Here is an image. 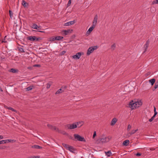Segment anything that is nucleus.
Listing matches in <instances>:
<instances>
[{"instance_id": "obj_10", "label": "nucleus", "mask_w": 158, "mask_h": 158, "mask_svg": "<svg viewBox=\"0 0 158 158\" xmlns=\"http://www.w3.org/2000/svg\"><path fill=\"white\" fill-rule=\"evenodd\" d=\"M117 120H118L116 118H113L111 122L110 125L112 126L114 125L117 121Z\"/></svg>"}, {"instance_id": "obj_3", "label": "nucleus", "mask_w": 158, "mask_h": 158, "mask_svg": "<svg viewBox=\"0 0 158 158\" xmlns=\"http://www.w3.org/2000/svg\"><path fill=\"white\" fill-rule=\"evenodd\" d=\"M79 123H81V124L78 127H80L83 124V122H77V123L75 124L73 123L71 124H67L65 126V127L69 129H73L77 127L78 125V124Z\"/></svg>"}, {"instance_id": "obj_19", "label": "nucleus", "mask_w": 158, "mask_h": 158, "mask_svg": "<svg viewBox=\"0 0 158 158\" xmlns=\"http://www.w3.org/2000/svg\"><path fill=\"white\" fill-rule=\"evenodd\" d=\"M62 146L64 148H65L67 149L68 150L69 148V146L68 144L64 143H63L62 144Z\"/></svg>"}, {"instance_id": "obj_9", "label": "nucleus", "mask_w": 158, "mask_h": 158, "mask_svg": "<svg viewBox=\"0 0 158 158\" xmlns=\"http://www.w3.org/2000/svg\"><path fill=\"white\" fill-rule=\"evenodd\" d=\"M75 23V20L71 21L65 23L64 24V26H69Z\"/></svg>"}, {"instance_id": "obj_51", "label": "nucleus", "mask_w": 158, "mask_h": 158, "mask_svg": "<svg viewBox=\"0 0 158 158\" xmlns=\"http://www.w3.org/2000/svg\"><path fill=\"white\" fill-rule=\"evenodd\" d=\"M154 112H156V107H155V106H154Z\"/></svg>"}, {"instance_id": "obj_31", "label": "nucleus", "mask_w": 158, "mask_h": 158, "mask_svg": "<svg viewBox=\"0 0 158 158\" xmlns=\"http://www.w3.org/2000/svg\"><path fill=\"white\" fill-rule=\"evenodd\" d=\"M158 87V81L155 83V85L154 86V89H153V90H154L156 89Z\"/></svg>"}, {"instance_id": "obj_39", "label": "nucleus", "mask_w": 158, "mask_h": 158, "mask_svg": "<svg viewBox=\"0 0 158 158\" xmlns=\"http://www.w3.org/2000/svg\"><path fill=\"white\" fill-rule=\"evenodd\" d=\"M66 53V51H62L60 53V55L61 56H62L64 55Z\"/></svg>"}, {"instance_id": "obj_20", "label": "nucleus", "mask_w": 158, "mask_h": 158, "mask_svg": "<svg viewBox=\"0 0 158 158\" xmlns=\"http://www.w3.org/2000/svg\"><path fill=\"white\" fill-rule=\"evenodd\" d=\"M68 150H69L72 153H74L73 151L74 150V149L73 147L70 146Z\"/></svg>"}, {"instance_id": "obj_35", "label": "nucleus", "mask_w": 158, "mask_h": 158, "mask_svg": "<svg viewBox=\"0 0 158 158\" xmlns=\"http://www.w3.org/2000/svg\"><path fill=\"white\" fill-rule=\"evenodd\" d=\"M138 129L135 130H133L131 132H130L131 133V134L132 135L135 134L138 131Z\"/></svg>"}, {"instance_id": "obj_26", "label": "nucleus", "mask_w": 158, "mask_h": 158, "mask_svg": "<svg viewBox=\"0 0 158 158\" xmlns=\"http://www.w3.org/2000/svg\"><path fill=\"white\" fill-rule=\"evenodd\" d=\"M41 27L40 26L38 27V28H37V29H36V30H37V31H38L44 33L45 32L44 31H40V30H41Z\"/></svg>"}, {"instance_id": "obj_23", "label": "nucleus", "mask_w": 158, "mask_h": 158, "mask_svg": "<svg viewBox=\"0 0 158 158\" xmlns=\"http://www.w3.org/2000/svg\"><path fill=\"white\" fill-rule=\"evenodd\" d=\"M105 154L106 155L108 156H110L112 154V153L111 151H108L107 152H105Z\"/></svg>"}, {"instance_id": "obj_25", "label": "nucleus", "mask_w": 158, "mask_h": 158, "mask_svg": "<svg viewBox=\"0 0 158 158\" xmlns=\"http://www.w3.org/2000/svg\"><path fill=\"white\" fill-rule=\"evenodd\" d=\"M18 48L19 49V51H20L21 52H25L24 51V50L23 48L20 47H18Z\"/></svg>"}, {"instance_id": "obj_30", "label": "nucleus", "mask_w": 158, "mask_h": 158, "mask_svg": "<svg viewBox=\"0 0 158 158\" xmlns=\"http://www.w3.org/2000/svg\"><path fill=\"white\" fill-rule=\"evenodd\" d=\"M22 4L24 7H25L26 6V4H27V3L23 0L22 1Z\"/></svg>"}, {"instance_id": "obj_32", "label": "nucleus", "mask_w": 158, "mask_h": 158, "mask_svg": "<svg viewBox=\"0 0 158 158\" xmlns=\"http://www.w3.org/2000/svg\"><path fill=\"white\" fill-rule=\"evenodd\" d=\"M17 70L14 69H10V71L13 73H15L16 72H17Z\"/></svg>"}, {"instance_id": "obj_7", "label": "nucleus", "mask_w": 158, "mask_h": 158, "mask_svg": "<svg viewBox=\"0 0 158 158\" xmlns=\"http://www.w3.org/2000/svg\"><path fill=\"white\" fill-rule=\"evenodd\" d=\"M16 142L15 140H12L10 139L2 140L0 141V144L5 143H7Z\"/></svg>"}, {"instance_id": "obj_2", "label": "nucleus", "mask_w": 158, "mask_h": 158, "mask_svg": "<svg viewBox=\"0 0 158 158\" xmlns=\"http://www.w3.org/2000/svg\"><path fill=\"white\" fill-rule=\"evenodd\" d=\"M111 139V137L110 136L106 137L104 135H102L99 138V143H106L108 142Z\"/></svg>"}, {"instance_id": "obj_41", "label": "nucleus", "mask_w": 158, "mask_h": 158, "mask_svg": "<svg viewBox=\"0 0 158 158\" xmlns=\"http://www.w3.org/2000/svg\"><path fill=\"white\" fill-rule=\"evenodd\" d=\"M131 133L130 132H129L128 133L127 135V136L129 137H130L131 135Z\"/></svg>"}, {"instance_id": "obj_52", "label": "nucleus", "mask_w": 158, "mask_h": 158, "mask_svg": "<svg viewBox=\"0 0 158 158\" xmlns=\"http://www.w3.org/2000/svg\"><path fill=\"white\" fill-rule=\"evenodd\" d=\"M155 116H156V115H154L152 116V118H153V119H154V118H155Z\"/></svg>"}, {"instance_id": "obj_45", "label": "nucleus", "mask_w": 158, "mask_h": 158, "mask_svg": "<svg viewBox=\"0 0 158 158\" xmlns=\"http://www.w3.org/2000/svg\"><path fill=\"white\" fill-rule=\"evenodd\" d=\"M154 119L152 117L150 119H149V121L150 122H152Z\"/></svg>"}, {"instance_id": "obj_27", "label": "nucleus", "mask_w": 158, "mask_h": 158, "mask_svg": "<svg viewBox=\"0 0 158 158\" xmlns=\"http://www.w3.org/2000/svg\"><path fill=\"white\" fill-rule=\"evenodd\" d=\"M38 26L35 24H33L32 26V27L34 29H36L38 28Z\"/></svg>"}, {"instance_id": "obj_54", "label": "nucleus", "mask_w": 158, "mask_h": 158, "mask_svg": "<svg viewBox=\"0 0 158 158\" xmlns=\"http://www.w3.org/2000/svg\"><path fill=\"white\" fill-rule=\"evenodd\" d=\"M81 124V123H79L78 124V127Z\"/></svg>"}, {"instance_id": "obj_8", "label": "nucleus", "mask_w": 158, "mask_h": 158, "mask_svg": "<svg viewBox=\"0 0 158 158\" xmlns=\"http://www.w3.org/2000/svg\"><path fill=\"white\" fill-rule=\"evenodd\" d=\"M81 55V53L80 52H78L77 53L76 55L72 56V57L74 59L77 60L79 59L80 58Z\"/></svg>"}, {"instance_id": "obj_34", "label": "nucleus", "mask_w": 158, "mask_h": 158, "mask_svg": "<svg viewBox=\"0 0 158 158\" xmlns=\"http://www.w3.org/2000/svg\"><path fill=\"white\" fill-rule=\"evenodd\" d=\"M9 14L10 17L11 18L13 16V13L11 10H9Z\"/></svg>"}, {"instance_id": "obj_38", "label": "nucleus", "mask_w": 158, "mask_h": 158, "mask_svg": "<svg viewBox=\"0 0 158 158\" xmlns=\"http://www.w3.org/2000/svg\"><path fill=\"white\" fill-rule=\"evenodd\" d=\"M131 126L130 124H129L128 125L127 128V130L128 131H129L130 129H131Z\"/></svg>"}, {"instance_id": "obj_53", "label": "nucleus", "mask_w": 158, "mask_h": 158, "mask_svg": "<svg viewBox=\"0 0 158 158\" xmlns=\"http://www.w3.org/2000/svg\"><path fill=\"white\" fill-rule=\"evenodd\" d=\"M4 107H5V108H7H7H9L7 106H5Z\"/></svg>"}, {"instance_id": "obj_18", "label": "nucleus", "mask_w": 158, "mask_h": 158, "mask_svg": "<svg viewBox=\"0 0 158 158\" xmlns=\"http://www.w3.org/2000/svg\"><path fill=\"white\" fill-rule=\"evenodd\" d=\"M64 92V90H63L61 89H58L56 93V94H59L60 93H61Z\"/></svg>"}, {"instance_id": "obj_42", "label": "nucleus", "mask_w": 158, "mask_h": 158, "mask_svg": "<svg viewBox=\"0 0 158 158\" xmlns=\"http://www.w3.org/2000/svg\"><path fill=\"white\" fill-rule=\"evenodd\" d=\"M96 131H95L94 132V134H93V138H94L96 136Z\"/></svg>"}, {"instance_id": "obj_13", "label": "nucleus", "mask_w": 158, "mask_h": 158, "mask_svg": "<svg viewBox=\"0 0 158 158\" xmlns=\"http://www.w3.org/2000/svg\"><path fill=\"white\" fill-rule=\"evenodd\" d=\"M149 44V42L148 41H147L146 42L144 46V49H145L144 52H145L147 51V49L148 48Z\"/></svg>"}, {"instance_id": "obj_44", "label": "nucleus", "mask_w": 158, "mask_h": 158, "mask_svg": "<svg viewBox=\"0 0 158 158\" xmlns=\"http://www.w3.org/2000/svg\"><path fill=\"white\" fill-rule=\"evenodd\" d=\"M33 157V158H40V156H34Z\"/></svg>"}, {"instance_id": "obj_49", "label": "nucleus", "mask_w": 158, "mask_h": 158, "mask_svg": "<svg viewBox=\"0 0 158 158\" xmlns=\"http://www.w3.org/2000/svg\"><path fill=\"white\" fill-rule=\"evenodd\" d=\"M154 3L155 4H158V0H156V1Z\"/></svg>"}, {"instance_id": "obj_40", "label": "nucleus", "mask_w": 158, "mask_h": 158, "mask_svg": "<svg viewBox=\"0 0 158 158\" xmlns=\"http://www.w3.org/2000/svg\"><path fill=\"white\" fill-rule=\"evenodd\" d=\"M71 3V0H69L68 2V3L67 4V6H70V5Z\"/></svg>"}, {"instance_id": "obj_6", "label": "nucleus", "mask_w": 158, "mask_h": 158, "mask_svg": "<svg viewBox=\"0 0 158 158\" xmlns=\"http://www.w3.org/2000/svg\"><path fill=\"white\" fill-rule=\"evenodd\" d=\"M73 136L75 139H76L77 140L80 141H85V139H84V137L80 136L78 134H74Z\"/></svg>"}, {"instance_id": "obj_21", "label": "nucleus", "mask_w": 158, "mask_h": 158, "mask_svg": "<svg viewBox=\"0 0 158 158\" xmlns=\"http://www.w3.org/2000/svg\"><path fill=\"white\" fill-rule=\"evenodd\" d=\"M56 131L58 132L59 133H60L63 135H65L67 134V133L65 131H60L58 129H57Z\"/></svg>"}, {"instance_id": "obj_17", "label": "nucleus", "mask_w": 158, "mask_h": 158, "mask_svg": "<svg viewBox=\"0 0 158 158\" xmlns=\"http://www.w3.org/2000/svg\"><path fill=\"white\" fill-rule=\"evenodd\" d=\"M56 40H60L63 39V37L60 36H58L55 37Z\"/></svg>"}, {"instance_id": "obj_16", "label": "nucleus", "mask_w": 158, "mask_h": 158, "mask_svg": "<svg viewBox=\"0 0 158 158\" xmlns=\"http://www.w3.org/2000/svg\"><path fill=\"white\" fill-rule=\"evenodd\" d=\"M155 81L156 80L155 79H152L149 81V83L151 84L152 85H153L155 82Z\"/></svg>"}, {"instance_id": "obj_37", "label": "nucleus", "mask_w": 158, "mask_h": 158, "mask_svg": "<svg viewBox=\"0 0 158 158\" xmlns=\"http://www.w3.org/2000/svg\"><path fill=\"white\" fill-rule=\"evenodd\" d=\"M42 38L41 37H38V38H37L36 37V41H39V40H42Z\"/></svg>"}, {"instance_id": "obj_11", "label": "nucleus", "mask_w": 158, "mask_h": 158, "mask_svg": "<svg viewBox=\"0 0 158 158\" xmlns=\"http://www.w3.org/2000/svg\"><path fill=\"white\" fill-rule=\"evenodd\" d=\"M48 126L49 129L53 130H55L56 131L57 129H58L56 128L55 126H52L50 124H48Z\"/></svg>"}, {"instance_id": "obj_36", "label": "nucleus", "mask_w": 158, "mask_h": 158, "mask_svg": "<svg viewBox=\"0 0 158 158\" xmlns=\"http://www.w3.org/2000/svg\"><path fill=\"white\" fill-rule=\"evenodd\" d=\"M56 39L55 37H53L50 38V41H53L54 40H56V39Z\"/></svg>"}, {"instance_id": "obj_29", "label": "nucleus", "mask_w": 158, "mask_h": 158, "mask_svg": "<svg viewBox=\"0 0 158 158\" xmlns=\"http://www.w3.org/2000/svg\"><path fill=\"white\" fill-rule=\"evenodd\" d=\"M33 87V86H30L28 87H27L26 89L27 91H29L30 90H31L32 89Z\"/></svg>"}, {"instance_id": "obj_15", "label": "nucleus", "mask_w": 158, "mask_h": 158, "mask_svg": "<svg viewBox=\"0 0 158 158\" xmlns=\"http://www.w3.org/2000/svg\"><path fill=\"white\" fill-rule=\"evenodd\" d=\"M129 140H126L123 142V145L124 146H127L129 144Z\"/></svg>"}, {"instance_id": "obj_1", "label": "nucleus", "mask_w": 158, "mask_h": 158, "mask_svg": "<svg viewBox=\"0 0 158 158\" xmlns=\"http://www.w3.org/2000/svg\"><path fill=\"white\" fill-rule=\"evenodd\" d=\"M142 103L141 100L135 99L132 100L129 102V107L132 110L135 108L139 107L142 105Z\"/></svg>"}, {"instance_id": "obj_47", "label": "nucleus", "mask_w": 158, "mask_h": 158, "mask_svg": "<svg viewBox=\"0 0 158 158\" xmlns=\"http://www.w3.org/2000/svg\"><path fill=\"white\" fill-rule=\"evenodd\" d=\"M3 139V136L2 135H0V139Z\"/></svg>"}, {"instance_id": "obj_43", "label": "nucleus", "mask_w": 158, "mask_h": 158, "mask_svg": "<svg viewBox=\"0 0 158 158\" xmlns=\"http://www.w3.org/2000/svg\"><path fill=\"white\" fill-rule=\"evenodd\" d=\"M135 155L137 156H140L141 155V154L139 153H137Z\"/></svg>"}, {"instance_id": "obj_33", "label": "nucleus", "mask_w": 158, "mask_h": 158, "mask_svg": "<svg viewBox=\"0 0 158 158\" xmlns=\"http://www.w3.org/2000/svg\"><path fill=\"white\" fill-rule=\"evenodd\" d=\"M7 109H8L9 110H12V111H13L15 112L16 113L17 112V111L16 110L14 109L13 108H12L11 107H9V108H7Z\"/></svg>"}, {"instance_id": "obj_14", "label": "nucleus", "mask_w": 158, "mask_h": 158, "mask_svg": "<svg viewBox=\"0 0 158 158\" xmlns=\"http://www.w3.org/2000/svg\"><path fill=\"white\" fill-rule=\"evenodd\" d=\"M31 148H35L37 149H39L42 148V147L40 146H39L38 145H35L33 146H32Z\"/></svg>"}, {"instance_id": "obj_5", "label": "nucleus", "mask_w": 158, "mask_h": 158, "mask_svg": "<svg viewBox=\"0 0 158 158\" xmlns=\"http://www.w3.org/2000/svg\"><path fill=\"white\" fill-rule=\"evenodd\" d=\"M98 48V46H93L89 48L87 51V55H89L90 54L92 53L94 50L97 49Z\"/></svg>"}, {"instance_id": "obj_4", "label": "nucleus", "mask_w": 158, "mask_h": 158, "mask_svg": "<svg viewBox=\"0 0 158 158\" xmlns=\"http://www.w3.org/2000/svg\"><path fill=\"white\" fill-rule=\"evenodd\" d=\"M98 15H96L93 21V25L91 27H90L88 31L87 32V34H89L92 31L93 29L95 28L96 25V24L97 20H98Z\"/></svg>"}, {"instance_id": "obj_28", "label": "nucleus", "mask_w": 158, "mask_h": 158, "mask_svg": "<svg viewBox=\"0 0 158 158\" xmlns=\"http://www.w3.org/2000/svg\"><path fill=\"white\" fill-rule=\"evenodd\" d=\"M115 48H116V45L115 44H114L111 45L110 49H111V50H113L115 49Z\"/></svg>"}, {"instance_id": "obj_55", "label": "nucleus", "mask_w": 158, "mask_h": 158, "mask_svg": "<svg viewBox=\"0 0 158 158\" xmlns=\"http://www.w3.org/2000/svg\"><path fill=\"white\" fill-rule=\"evenodd\" d=\"M33 156H30V157H28V158H33Z\"/></svg>"}, {"instance_id": "obj_22", "label": "nucleus", "mask_w": 158, "mask_h": 158, "mask_svg": "<svg viewBox=\"0 0 158 158\" xmlns=\"http://www.w3.org/2000/svg\"><path fill=\"white\" fill-rule=\"evenodd\" d=\"M70 30H63V32L65 35H67L69 33Z\"/></svg>"}, {"instance_id": "obj_12", "label": "nucleus", "mask_w": 158, "mask_h": 158, "mask_svg": "<svg viewBox=\"0 0 158 158\" xmlns=\"http://www.w3.org/2000/svg\"><path fill=\"white\" fill-rule=\"evenodd\" d=\"M36 37L35 36H29L27 37V39L31 41H36Z\"/></svg>"}, {"instance_id": "obj_46", "label": "nucleus", "mask_w": 158, "mask_h": 158, "mask_svg": "<svg viewBox=\"0 0 158 158\" xmlns=\"http://www.w3.org/2000/svg\"><path fill=\"white\" fill-rule=\"evenodd\" d=\"M40 65L39 64H35L34 65V66H36L38 67H40Z\"/></svg>"}, {"instance_id": "obj_48", "label": "nucleus", "mask_w": 158, "mask_h": 158, "mask_svg": "<svg viewBox=\"0 0 158 158\" xmlns=\"http://www.w3.org/2000/svg\"><path fill=\"white\" fill-rule=\"evenodd\" d=\"M154 112V115H156L157 114V112L156 111V112Z\"/></svg>"}, {"instance_id": "obj_24", "label": "nucleus", "mask_w": 158, "mask_h": 158, "mask_svg": "<svg viewBox=\"0 0 158 158\" xmlns=\"http://www.w3.org/2000/svg\"><path fill=\"white\" fill-rule=\"evenodd\" d=\"M52 84V82L50 81L47 84V88L49 89Z\"/></svg>"}, {"instance_id": "obj_50", "label": "nucleus", "mask_w": 158, "mask_h": 158, "mask_svg": "<svg viewBox=\"0 0 158 158\" xmlns=\"http://www.w3.org/2000/svg\"><path fill=\"white\" fill-rule=\"evenodd\" d=\"M5 39L3 40L2 41V42H4V43L6 42V41H5Z\"/></svg>"}]
</instances>
